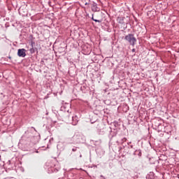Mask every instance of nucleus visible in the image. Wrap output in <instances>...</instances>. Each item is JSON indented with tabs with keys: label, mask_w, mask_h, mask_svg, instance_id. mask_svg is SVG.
Wrapping results in <instances>:
<instances>
[{
	"label": "nucleus",
	"mask_w": 179,
	"mask_h": 179,
	"mask_svg": "<svg viewBox=\"0 0 179 179\" xmlns=\"http://www.w3.org/2000/svg\"><path fill=\"white\" fill-rule=\"evenodd\" d=\"M83 89H85V86L81 87V90H83Z\"/></svg>",
	"instance_id": "18"
},
{
	"label": "nucleus",
	"mask_w": 179,
	"mask_h": 179,
	"mask_svg": "<svg viewBox=\"0 0 179 179\" xmlns=\"http://www.w3.org/2000/svg\"><path fill=\"white\" fill-rule=\"evenodd\" d=\"M30 53L31 54H34V52H36V51H37V48H34V47H32L30 50Z\"/></svg>",
	"instance_id": "11"
},
{
	"label": "nucleus",
	"mask_w": 179,
	"mask_h": 179,
	"mask_svg": "<svg viewBox=\"0 0 179 179\" xmlns=\"http://www.w3.org/2000/svg\"><path fill=\"white\" fill-rule=\"evenodd\" d=\"M142 24H139L138 23L137 24H136V29H137L138 31H141V30H142Z\"/></svg>",
	"instance_id": "9"
},
{
	"label": "nucleus",
	"mask_w": 179,
	"mask_h": 179,
	"mask_svg": "<svg viewBox=\"0 0 179 179\" xmlns=\"http://www.w3.org/2000/svg\"><path fill=\"white\" fill-rule=\"evenodd\" d=\"M78 149H79V147H73L71 150H72V152H76V150H78Z\"/></svg>",
	"instance_id": "13"
},
{
	"label": "nucleus",
	"mask_w": 179,
	"mask_h": 179,
	"mask_svg": "<svg viewBox=\"0 0 179 179\" xmlns=\"http://www.w3.org/2000/svg\"><path fill=\"white\" fill-rule=\"evenodd\" d=\"M136 155L138 156V157H141L142 156V151L141 150H136Z\"/></svg>",
	"instance_id": "10"
},
{
	"label": "nucleus",
	"mask_w": 179,
	"mask_h": 179,
	"mask_svg": "<svg viewBox=\"0 0 179 179\" xmlns=\"http://www.w3.org/2000/svg\"><path fill=\"white\" fill-rule=\"evenodd\" d=\"M17 56L21 58H24L26 57V49L22 48L17 50Z\"/></svg>",
	"instance_id": "3"
},
{
	"label": "nucleus",
	"mask_w": 179,
	"mask_h": 179,
	"mask_svg": "<svg viewBox=\"0 0 179 179\" xmlns=\"http://www.w3.org/2000/svg\"><path fill=\"white\" fill-rule=\"evenodd\" d=\"M125 40H127L131 45H135V36L134 34H129L125 36Z\"/></svg>",
	"instance_id": "2"
},
{
	"label": "nucleus",
	"mask_w": 179,
	"mask_h": 179,
	"mask_svg": "<svg viewBox=\"0 0 179 179\" xmlns=\"http://www.w3.org/2000/svg\"><path fill=\"white\" fill-rule=\"evenodd\" d=\"M91 9L92 12H100V8L97 6V3L96 2H92Z\"/></svg>",
	"instance_id": "4"
},
{
	"label": "nucleus",
	"mask_w": 179,
	"mask_h": 179,
	"mask_svg": "<svg viewBox=\"0 0 179 179\" xmlns=\"http://www.w3.org/2000/svg\"><path fill=\"white\" fill-rule=\"evenodd\" d=\"M19 12H20V13H23V9L22 8H20L19 9Z\"/></svg>",
	"instance_id": "16"
},
{
	"label": "nucleus",
	"mask_w": 179,
	"mask_h": 179,
	"mask_svg": "<svg viewBox=\"0 0 179 179\" xmlns=\"http://www.w3.org/2000/svg\"><path fill=\"white\" fill-rule=\"evenodd\" d=\"M8 58H9L10 59H12V57H10V56H9Z\"/></svg>",
	"instance_id": "22"
},
{
	"label": "nucleus",
	"mask_w": 179,
	"mask_h": 179,
	"mask_svg": "<svg viewBox=\"0 0 179 179\" xmlns=\"http://www.w3.org/2000/svg\"><path fill=\"white\" fill-rule=\"evenodd\" d=\"M66 115V120H71L72 125H76L78 124V116H73L69 114V110H67Z\"/></svg>",
	"instance_id": "1"
},
{
	"label": "nucleus",
	"mask_w": 179,
	"mask_h": 179,
	"mask_svg": "<svg viewBox=\"0 0 179 179\" xmlns=\"http://www.w3.org/2000/svg\"><path fill=\"white\" fill-rule=\"evenodd\" d=\"M59 169H61L59 167V165H56L55 164L54 166H51L50 168H49V171L50 170H51V173H57V171H59Z\"/></svg>",
	"instance_id": "5"
},
{
	"label": "nucleus",
	"mask_w": 179,
	"mask_h": 179,
	"mask_svg": "<svg viewBox=\"0 0 179 179\" xmlns=\"http://www.w3.org/2000/svg\"><path fill=\"white\" fill-rule=\"evenodd\" d=\"M135 20H136V19Z\"/></svg>",
	"instance_id": "26"
},
{
	"label": "nucleus",
	"mask_w": 179,
	"mask_h": 179,
	"mask_svg": "<svg viewBox=\"0 0 179 179\" xmlns=\"http://www.w3.org/2000/svg\"><path fill=\"white\" fill-rule=\"evenodd\" d=\"M100 177H101V178L106 179V177H104V176H103V175H101Z\"/></svg>",
	"instance_id": "17"
},
{
	"label": "nucleus",
	"mask_w": 179,
	"mask_h": 179,
	"mask_svg": "<svg viewBox=\"0 0 179 179\" xmlns=\"http://www.w3.org/2000/svg\"><path fill=\"white\" fill-rule=\"evenodd\" d=\"M79 153H80V155H79L80 157L82 158V154L80 152H79Z\"/></svg>",
	"instance_id": "20"
},
{
	"label": "nucleus",
	"mask_w": 179,
	"mask_h": 179,
	"mask_svg": "<svg viewBox=\"0 0 179 179\" xmlns=\"http://www.w3.org/2000/svg\"><path fill=\"white\" fill-rule=\"evenodd\" d=\"M130 148L132 149V148H134V145H131Z\"/></svg>",
	"instance_id": "23"
},
{
	"label": "nucleus",
	"mask_w": 179,
	"mask_h": 179,
	"mask_svg": "<svg viewBox=\"0 0 179 179\" xmlns=\"http://www.w3.org/2000/svg\"><path fill=\"white\" fill-rule=\"evenodd\" d=\"M85 5H89V3H85Z\"/></svg>",
	"instance_id": "24"
},
{
	"label": "nucleus",
	"mask_w": 179,
	"mask_h": 179,
	"mask_svg": "<svg viewBox=\"0 0 179 179\" xmlns=\"http://www.w3.org/2000/svg\"><path fill=\"white\" fill-rule=\"evenodd\" d=\"M132 52H135V48H133V49H132Z\"/></svg>",
	"instance_id": "19"
},
{
	"label": "nucleus",
	"mask_w": 179,
	"mask_h": 179,
	"mask_svg": "<svg viewBox=\"0 0 179 179\" xmlns=\"http://www.w3.org/2000/svg\"><path fill=\"white\" fill-rule=\"evenodd\" d=\"M150 176H153V173L150 172Z\"/></svg>",
	"instance_id": "21"
},
{
	"label": "nucleus",
	"mask_w": 179,
	"mask_h": 179,
	"mask_svg": "<svg viewBox=\"0 0 179 179\" xmlns=\"http://www.w3.org/2000/svg\"><path fill=\"white\" fill-rule=\"evenodd\" d=\"M0 160H1V155H0Z\"/></svg>",
	"instance_id": "25"
},
{
	"label": "nucleus",
	"mask_w": 179,
	"mask_h": 179,
	"mask_svg": "<svg viewBox=\"0 0 179 179\" xmlns=\"http://www.w3.org/2000/svg\"><path fill=\"white\" fill-rule=\"evenodd\" d=\"M95 125L97 126L96 128H97L98 129H100V127H99V123H98L97 122H95Z\"/></svg>",
	"instance_id": "15"
},
{
	"label": "nucleus",
	"mask_w": 179,
	"mask_h": 179,
	"mask_svg": "<svg viewBox=\"0 0 179 179\" xmlns=\"http://www.w3.org/2000/svg\"><path fill=\"white\" fill-rule=\"evenodd\" d=\"M123 113H127L128 110H129V106L127 103H123L122 106Z\"/></svg>",
	"instance_id": "7"
},
{
	"label": "nucleus",
	"mask_w": 179,
	"mask_h": 179,
	"mask_svg": "<svg viewBox=\"0 0 179 179\" xmlns=\"http://www.w3.org/2000/svg\"><path fill=\"white\" fill-rule=\"evenodd\" d=\"M92 20H93L94 22H96L97 23H101V20H96V19H94V17H93V15H92Z\"/></svg>",
	"instance_id": "12"
},
{
	"label": "nucleus",
	"mask_w": 179,
	"mask_h": 179,
	"mask_svg": "<svg viewBox=\"0 0 179 179\" xmlns=\"http://www.w3.org/2000/svg\"><path fill=\"white\" fill-rule=\"evenodd\" d=\"M33 131H34L35 132H37V130H36V128H34V127H29L28 130L25 131V134H29V132H33Z\"/></svg>",
	"instance_id": "8"
},
{
	"label": "nucleus",
	"mask_w": 179,
	"mask_h": 179,
	"mask_svg": "<svg viewBox=\"0 0 179 179\" xmlns=\"http://www.w3.org/2000/svg\"><path fill=\"white\" fill-rule=\"evenodd\" d=\"M117 23H120V24H125V23H127L125 22V17H122V16L118 17L117 18Z\"/></svg>",
	"instance_id": "6"
},
{
	"label": "nucleus",
	"mask_w": 179,
	"mask_h": 179,
	"mask_svg": "<svg viewBox=\"0 0 179 179\" xmlns=\"http://www.w3.org/2000/svg\"><path fill=\"white\" fill-rule=\"evenodd\" d=\"M34 44H36V43L34 41H31V48H33L34 46Z\"/></svg>",
	"instance_id": "14"
}]
</instances>
